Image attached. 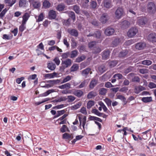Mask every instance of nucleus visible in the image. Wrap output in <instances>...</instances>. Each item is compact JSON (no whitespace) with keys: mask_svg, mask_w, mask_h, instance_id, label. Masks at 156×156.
I'll return each instance as SVG.
<instances>
[{"mask_svg":"<svg viewBox=\"0 0 156 156\" xmlns=\"http://www.w3.org/2000/svg\"><path fill=\"white\" fill-rule=\"evenodd\" d=\"M89 2L88 0H85L82 1L81 5L84 8H87L88 6L87 3Z\"/></svg>","mask_w":156,"mask_h":156,"instance_id":"nucleus-41","label":"nucleus"},{"mask_svg":"<svg viewBox=\"0 0 156 156\" xmlns=\"http://www.w3.org/2000/svg\"><path fill=\"white\" fill-rule=\"evenodd\" d=\"M71 64V60L69 59H67L65 60L62 61L61 66L60 67V71L61 72H63L65 69L70 66Z\"/></svg>","mask_w":156,"mask_h":156,"instance_id":"nucleus-1","label":"nucleus"},{"mask_svg":"<svg viewBox=\"0 0 156 156\" xmlns=\"http://www.w3.org/2000/svg\"><path fill=\"white\" fill-rule=\"evenodd\" d=\"M147 10L150 14H154L156 12V9L155 4L153 2H150L147 5Z\"/></svg>","mask_w":156,"mask_h":156,"instance_id":"nucleus-2","label":"nucleus"},{"mask_svg":"<svg viewBox=\"0 0 156 156\" xmlns=\"http://www.w3.org/2000/svg\"><path fill=\"white\" fill-rule=\"evenodd\" d=\"M69 55L70 53L69 52H67L63 53L62 55V57L63 59L66 58L69 56Z\"/></svg>","mask_w":156,"mask_h":156,"instance_id":"nucleus-55","label":"nucleus"},{"mask_svg":"<svg viewBox=\"0 0 156 156\" xmlns=\"http://www.w3.org/2000/svg\"><path fill=\"white\" fill-rule=\"evenodd\" d=\"M37 49H40L42 51H44V46L42 43L41 42L37 46Z\"/></svg>","mask_w":156,"mask_h":156,"instance_id":"nucleus-52","label":"nucleus"},{"mask_svg":"<svg viewBox=\"0 0 156 156\" xmlns=\"http://www.w3.org/2000/svg\"><path fill=\"white\" fill-rule=\"evenodd\" d=\"M117 63L116 61H112L109 63V66L111 67H113L117 65Z\"/></svg>","mask_w":156,"mask_h":156,"instance_id":"nucleus-62","label":"nucleus"},{"mask_svg":"<svg viewBox=\"0 0 156 156\" xmlns=\"http://www.w3.org/2000/svg\"><path fill=\"white\" fill-rule=\"evenodd\" d=\"M108 106H110L111 105V101L108 98H106L103 100Z\"/></svg>","mask_w":156,"mask_h":156,"instance_id":"nucleus-50","label":"nucleus"},{"mask_svg":"<svg viewBox=\"0 0 156 156\" xmlns=\"http://www.w3.org/2000/svg\"><path fill=\"white\" fill-rule=\"evenodd\" d=\"M94 102L92 101H89L87 104V108L88 109L90 108L94 105Z\"/></svg>","mask_w":156,"mask_h":156,"instance_id":"nucleus-33","label":"nucleus"},{"mask_svg":"<svg viewBox=\"0 0 156 156\" xmlns=\"http://www.w3.org/2000/svg\"><path fill=\"white\" fill-rule=\"evenodd\" d=\"M123 76L120 73H117L115 74L112 78H116L118 79H120L122 78Z\"/></svg>","mask_w":156,"mask_h":156,"instance_id":"nucleus-43","label":"nucleus"},{"mask_svg":"<svg viewBox=\"0 0 156 156\" xmlns=\"http://www.w3.org/2000/svg\"><path fill=\"white\" fill-rule=\"evenodd\" d=\"M88 81L89 80H84L78 87V88H81L83 87L88 84Z\"/></svg>","mask_w":156,"mask_h":156,"instance_id":"nucleus-27","label":"nucleus"},{"mask_svg":"<svg viewBox=\"0 0 156 156\" xmlns=\"http://www.w3.org/2000/svg\"><path fill=\"white\" fill-rule=\"evenodd\" d=\"M128 53V51H123L120 52L119 55L120 57H123L126 55Z\"/></svg>","mask_w":156,"mask_h":156,"instance_id":"nucleus-57","label":"nucleus"},{"mask_svg":"<svg viewBox=\"0 0 156 156\" xmlns=\"http://www.w3.org/2000/svg\"><path fill=\"white\" fill-rule=\"evenodd\" d=\"M65 111L64 110H62L61 111H58L57 112V114L55 116V117H59V116L62 115L65 113Z\"/></svg>","mask_w":156,"mask_h":156,"instance_id":"nucleus-46","label":"nucleus"},{"mask_svg":"<svg viewBox=\"0 0 156 156\" xmlns=\"http://www.w3.org/2000/svg\"><path fill=\"white\" fill-rule=\"evenodd\" d=\"M120 40L119 38H115L112 42V44L113 46H116L120 42Z\"/></svg>","mask_w":156,"mask_h":156,"instance_id":"nucleus-39","label":"nucleus"},{"mask_svg":"<svg viewBox=\"0 0 156 156\" xmlns=\"http://www.w3.org/2000/svg\"><path fill=\"white\" fill-rule=\"evenodd\" d=\"M104 5V6L106 8H109L112 7L111 1L109 0L108 1H105Z\"/></svg>","mask_w":156,"mask_h":156,"instance_id":"nucleus-23","label":"nucleus"},{"mask_svg":"<svg viewBox=\"0 0 156 156\" xmlns=\"http://www.w3.org/2000/svg\"><path fill=\"white\" fill-rule=\"evenodd\" d=\"M56 16L55 12L53 10H51L48 13V18L50 19H55Z\"/></svg>","mask_w":156,"mask_h":156,"instance_id":"nucleus-8","label":"nucleus"},{"mask_svg":"<svg viewBox=\"0 0 156 156\" xmlns=\"http://www.w3.org/2000/svg\"><path fill=\"white\" fill-rule=\"evenodd\" d=\"M80 121V126H81V125H82L83 127V131H85V125L86 123V116H83V118H82L80 116V115L79 114L77 115Z\"/></svg>","mask_w":156,"mask_h":156,"instance_id":"nucleus-5","label":"nucleus"},{"mask_svg":"<svg viewBox=\"0 0 156 156\" xmlns=\"http://www.w3.org/2000/svg\"><path fill=\"white\" fill-rule=\"evenodd\" d=\"M30 16L29 13H25L23 16V20L22 23H26Z\"/></svg>","mask_w":156,"mask_h":156,"instance_id":"nucleus-17","label":"nucleus"},{"mask_svg":"<svg viewBox=\"0 0 156 156\" xmlns=\"http://www.w3.org/2000/svg\"><path fill=\"white\" fill-rule=\"evenodd\" d=\"M74 94L78 97H80L83 94V92L80 90H76L74 92Z\"/></svg>","mask_w":156,"mask_h":156,"instance_id":"nucleus-22","label":"nucleus"},{"mask_svg":"<svg viewBox=\"0 0 156 156\" xmlns=\"http://www.w3.org/2000/svg\"><path fill=\"white\" fill-rule=\"evenodd\" d=\"M101 49L99 47L94 48L93 52L94 53L96 54L100 52L101 51Z\"/></svg>","mask_w":156,"mask_h":156,"instance_id":"nucleus-51","label":"nucleus"},{"mask_svg":"<svg viewBox=\"0 0 156 156\" xmlns=\"http://www.w3.org/2000/svg\"><path fill=\"white\" fill-rule=\"evenodd\" d=\"M145 89L146 88L142 86H139L135 88L134 92L136 94H138L141 91L145 90Z\"/></svg>","mask_w":156,"mask_h":156,"instance_id":"nucleus-15","label":"nucleus"},{"mask_svg":"<svg viewBox=\"0 0 156 156\" xmlns=\"http://www.w3.org/2000/svg\"><path fill=\"white\" fill-rule=\"evenodd\" d=\"M78 51L76 50H73L72 51L70 55V57L71 58H73L76 56L78 55Z\"/></svg>","mask_w":156,"mask_h":156,"instance_id":"nucleus-44","label":"nucleus"},{"mask_svg":"<svg viewBox=\"0 0 156 156\" xmlns=\"http://www.w3.org/2000/svg\"><path fill=\"white\" fill-rule=\"evenodd\" d=\"M69 17H71L74 21L75 19V16L74 13L72 12H69Z\"/></svg>","mask_w":156,"mask_h":156,"instance_id":"nucleus-58","label":"nucleus"},{"mask_svg":"<svg viewBox=\"0 0 156 156\" xmlns=\"http://www.w3.org/2000/svg\"><path fill=\"white\" fill-rule=\"evenodd\" d=\"M148 87L151 89L156 87V84L154 83L150 82L148 84Z\"/></svg>","mask_w":156,"mask_h":156,"instance_id":"nucleus-56","label":"nucleus"},{"mask_svg":"<svg viewBox=\"0 0 156 156\" xmlns=\"http://www.w3.org/2000/svg\"><path fill=\"white\" fill-rule=\"evenodd\" d=\"M92 112L93 113H94L99 116H101L102 115V114L100 113L98 110L96 109H93L92 111Z\"/></svg>","mask_w":156,"mask_h":156,"instance_id":"nucleus-45","label":"nucleus"},{"mask_svg":"<svg viewBox=\"0 0 156 156\" xmlns=\"http://www.w3.org/2000/svg\"><path fill=\"white\" fill-rule=\"evenodd\" d=\"M70 84L69 83H67L63 85L59 86L58 87L61 89H69L70 88Z\"/></svg>","mask_w":156,"mask_h":156,"instance_id":"nucleus-20","label":"nucleus"},{"mask_svg":"<svg viewBox=\"0 0 156 156\" xmlns=\"http://www.w3.org/2000/svg\"><path fill=\"white\" fill-rule=\"evenodd\" d=\"M107 90L105 88H101L99 90V93L101 95H105L107 93Z\"/></svg>","mask_w":156,"mask_h":156,"instance_id":"nucleus-47","label":"nucleus"},{"mask_svg":"<svg viewBox=\"0 0 156 156\" xmlns=\"http://www.w3.org/2000/svg\"><path fill=\"white\" fill-rule=\"evenodd\" d=\"M86 57L84 55H82L78 57L76 59V62H80L84 60Z\"/></svg>","mask_w":156,"mask_h":156,"instance_id":"nucleus-31","label":"nucleus"},{"mask_svg":"<svg viewBox=\"0 0 156 156\" xmlns=\"http://www.w3.org/2000/svg\"><path fill=\"white\" fill-rule=\"evenodd\" d=\"M130 24V23L127 20L123 21L121 23V25L122 27H128Z\"/></svg>","mask_w":156,"mask_h":156,"instance_id":"nucleus-32","label":"nucleus"},{"mask_svg":"<svg viewBox=\"0 0 156 156\" xmlns=\"http://www.w3.org/2000/svg\"><path fill=\"white\" fill-rule=\"evenodd\" d=\"M26 24L23 23H22V24L19 27V31L21 32H22L26 29Z\"/></svg>","mask_w":156,"mask_h":156,"instance_id":"nucleus-34","label":"nucleus"},{"mask_svg":"<svg viewBox=\"0 0 156 156\" xmlns=\"http://www.w3.org/2000/svg\"><path fill=\"white\" fill-rule=\"evenodd\" d=\"M101 33H100V31H96L95 33L93 34V35H91V34H89V35H87V36H94V37H96V38H99L100 36H101Z\"/></svg>","mask_w":156,"mask_h":156,"instance_id":"nucleus-37","label":"nucleus"},{"mask_svg":"<svg viewBox=\"0 0 156 156\" xmlns=\"http://www.w3.org/2000/svg\"><path fill=\"white\" fill-rule=\"evenodd\" d=\"M72 77V76H71L69 75L63 78V80L61 82V83H64L69 81L71 79Z\"/></svg>","mask_w":156,"mask_h":156,"instance_id":"nucleus-29","label":"nucleus"},{"mask_svg":"<svg viewBox=\"0 0 156 156\" xmlns=\"http://www.w3.org/2000/svg\"><path fill=\"white\" fill-rule=\"evenodd\" d=\"M105 87L107 88H110L113 87L114 86L112 85L111 83L109 82H107L105 83Z\"/></svg>","mask_w":156,"mask_h":156,"instance_id":"nucleus-64","label":"nucleus"},{"mask_svg":"<svg viewBox=\"0 0 156 156\" xmlns=\"http://www.w3.org/2000/svg\"><path fill=\"white\" fill-rule=\"evenodd\" d=\"M124 14V11L122 7H119L115 12V17L116 19H119L123 16Z\"/></svg>","mask_w":156,"mask_h":156,"instance_id":"nucleus-3","label":"nucleus"},{"mask_svg":"<svg viewBox=\"0 0 156 156\" xmlns=\"http://www.w3.org/2000/svg\"><path fill=\"white\" fill-rule=\"evenodd\" d=\"M82 103L81 102H79L76 104L72 106L71 107V109L73 110L77 109L80 107Z\"/></svg>","mask_w":156,"mask_h":156,"instance_id":"nucleus-28","label":"nucleus"},{"mask_svg":"<svg viewBox=\"0 0 156 156\" xmlns=\"http://www.w3.org/2000/svg\"><path fill=\"white\" fill-rule=\"evenodd\" d=\"M96 93L95 92L91 91L87 95V97L88 98H91L96 95Z\"/></svg>","mask_w":156,"mask_h":156,"instance_id":"nucleus-36","label":"nucleus"},{"mask_svg":"<svg viewBox=\"0 0 156 156\" xmlns=\"http://www.w3.org/2000/svg\"><path fill=\"white\" fill-rule=\"evenodd\" d=\"M91 69L89 68H87L83 70L81 72V74L83 76L87 77V75L90 72V74L92 73V72H90Z\"/></svg>","mask_w":156,"mask_h":156,"instance_id":"nucleus-11","label":"nucleus"},{"mask_svg":"<svg viewBox=\"0 0 156 156\" xmlns=\"http://www.w3.org/2000/svg\"><path fill=\"white\" fill-rule=\"evenodd\" d=\"M137 32V29L135 27H133L129 30L127 35L129 37H132L136 35Z\"/></svg>","mask_w":156,"mask_h":156,"instance_id":"nucleus-4","label":"nucleus"},{"mask_svg":"<svg viewBox=\"0 0 156 156\" xmlns=\"http://www.w3.org/2000/svg\"><path fill=\"white\" fill-rule=\"evenodd\" d=\"M148 39L152 42H156V34L155 33L150 34L148 37Z\"/></svg>","mask_w":156,"mask_h":156,"instance_id":"nucleus-9","label":"nucleus"},{"mask_svg":"<svg viewBox=\"0 0 156 156\" xmlns=\"http://www.w3.org/2000/svg\"><path fill=\"white\" fill-rule=\"evenodd\" d=\"M63 137L64 139H68L71 138V136L70 135L66 133L63 134Z\"/></svg>","mask_w":156,"mask_h":156,"instance_id":"nucleus-60","label":"nucleus"},{"mask_svg":"<svg viewBox=\"0 0 156 156\" xmlns=\"http://www.w3.org/2000/svg\"><path fill=\"white\" fill-rule=\"evenodd\" d=\"M97 4L96 2L92 1L90 2V6L92 8L94 9L96 7Z\"/></svg>","mask_w":156,"mask_h":156,"instance_id":"nucleus-61","label":"nucleus"},{"mask_svg":"<svg viewBox=\"0 0 156 156\" xmlns=\"http://www.w3.org/2000/svg\"><path fill=\"white\" fill-rule=\"evenodd\" d=\"M139 72L141 74H144L148 73V70L147 69H139Z\"/></svg>","mask_w":156,"mask_h":156,"instance_id":"nucleus-49","label":"nucleus"},{"mask_svg":"<svg viewBox=\"0 0 156 156\" xmlns=\"http://www.w3.org/2000/svg\"><path fill=\"white\" fill-rule=\"evenodd\" d=\"M53 61L55 62L57 66H58L60 64V61L58 57H56L55 58Z\"/></svg>","mask_w":156,"mask_h":156,"instance_id":"nucleus-54","label":"nucleus"},{"mask_svg":"<svg viewBox=\"0 0 156 156\" xmlns=\"http://www.w3.org/2000/svg\"><path fill=\"white\" fill-rule=\"evenodd\" d=\"M115 31L114 29L112 28H108L105 30V33L106 35L110 36L112 35Z\"/></svg>","mask_w":156,"mask_h":156,"instance_id":"nucleus-10","label":"nucleus"},{"mask_svg":"<svg viewBox=\"0 0 156 156\" xmlns=\"http://www.w3.org/2000/svg\"><path fill=\"white\" fill-rule=\"evenodd\" d=\"M108 18L109 17L107 14H104L101 16L100 18V21L102 23H105L108 19Z\"/></svg>","mask_w":156,"mask_h":156,"instance_id":"nucleus-12","label":"nucleus"},{"mask_svg":"<svg viewBox=\"0 0 156 156\" xmlns=\"http://www.w3.org/2000/svg\"><path fill=\"white\" fill-rule=\"evenodd\" d=\"M30 2L34 8H37L40 6V4L38 2L35 1L34 0H30Z\"/></svg>","mask_w":156,"mask_h":156,"instance_id":"nucleus-14","label":"nucleus"},{"mask_svg":"<svg viewBox=\"0 0 156 156\" xmlns=\"http://www.w3.org/2000/svg\"><path fill=\"white\" fill-rule=\"evenodd\" d=\"M141 100L144 102L147 103L152 101V98L151 96L143 97L142 98Z\"/></svg>","mask_w":156,"mask_h":156,"instance_id":"nucleus-16","label":"nucleus"},{"mask_svg":"<svg viewBox=\"0 0 156 156\" xmlns=\"http://www.w3.org/2000/svg\"><path fill=\"white\" fill-rule=\"evenodd\" d=\"M68 31V33L72 35L75 37H76L78 36V32L75 29H69Z\"/></svg>","mask_w":156,"mask_h":156,"instance_id":"nucleus-19","label":"nucleus"},{"mask_svg":"<svg viewBox=\"0 0 156 156\" xmlns=\"http://www.w3.org/2000/svg\"><path fill=\"white\" fill-rule=\"evenodd\" d=\"M37 17H38V18L37 20V22H39L42 21L44 19L43 14V13H41L39 16H35V17L36 19L37 18Z\"/></svg>","mask_w":156,"mask_h":156,"instance_id":"nucleus-26","label":"nucleus"},{"mask_svg":"<svg viewBox=\"0 0 156 156\" xmlns=\"http://www.w3.org/2000/svg\"><path fill=\"white\" fill-rule=\"evenodd\" d=\"M12 35L10 36L7 34H4L3 35L2 38L4 39L9 40L12 39Z\"/></svg>","mask_w":156,"mask_h":156,"instance_id":"nucleus-53","label":"nucleus"},{"mask_svg":"<svg viewBox=\"0 0 156 156\" xmlns=\"http://www.w3.org/2000/svg\"><path fill=\"white\" fill-rule=\"evenodd\" d=\"M47 67L48 69L51 70H54L56 68L55 65L52 63H49L48 64Z\"/></svg>","mask_w":156,"mask_h":156,"instance_id":"nucleus-21","label":"nucleus"},{"mask_svg":"<svg viewBox=\"0 0 156 156\" xmlns=\"http://www.w3.org/2000/svg\"><path fill=\"white\" fill-rule=\"evenodd\" d=\"M116 96L117 98L120 99L122 101H124L126 100V98L124 97L122 95L117 94Z\"/></svg>","mask_w":156,"mask_h":156,"instance_id":"nucleus-59","label":"nucleus"},{"mask_svg":"<svg viewBox=\"0 0 156 156\" xmlns=\"http://www.w3.org/2000/svg\"><path fill=\"white\" fill-rule=\"evenodd\" d=\"M50 5L51 4L48 1L45 0L43 3V6L45 8H48Z\"/></svg>","mask_w":156,"mask_h":156,"instance_id":"nucleus-38","label":"nucleus"},{"mask_svg":"<svg viewBox=\"0 0 156 156\" xmlns=\"http://www.w3.org/2000/svg\"><path fill=\"white\" fill-rule=\"evenodd\" d=\"M110 52L109 51L107 50L104 51L102 53V58L103 59H108L109 56Z\"/></svg>","mask_w":156,"mask_h":156,"instance_id":"nucleus-18","label":"nucleus"},{"mask_svg":"<svg viewBox=\"0 0 156 156\" xmlns=\"http://www.w3.org/2000/svg\"><path fill=\"white\" fill-rule=\"evenodd\" d=\"M64 8L65 5L64 4H60L57 6V9L59 11H61L63 10Z\"/></svg>","mask_w":156,"mask_h":156,"instance_id":"nucleus-48","label":"nucleus"},{"mask_svg":"<svg viewBox=\"0 0 156 156\" xmlns=\"http://www.w3.org/2000/svg\"><path fill=\"white\" fill-rule=\"evenodd\" d=\"M147 22V19L145 17H140L137 18V23L140 26L145 25Z\"/></svg>","mask_w":156,"mask_h":156,"instance_id":"nucleus-6","label":"nucleus"},{"mask_svg":"<svg viewBox=\"0 0 156 156\" xmlns=\"http://www.w3.org/2000/svg\"><path fill=\"white\" fill-rule=\"evenodd\" d=\"M106 68L104 65L100 66L98 68V71L101 73H102L106 70Z\"/></svg>","mask_w":156,"mask_h":156,"instance_id":"nucleus-30","label":"nucleus"},{"mask_svg":"<svg viewBox=\"0 0 156 156\" xmlns=\"http://www.w3.org/2000/svg\"><path fill=\"white\" fill-rule=\"evenodd\" d=\"M68 101L69 102H72L74 101L75 99V98L72 96H68Z\"/></svg>","mask_w":156,"mask_h":156,"instance_id":"nucleus-63","label":"nucleus"},{"mask_svg":"<svg viewBox=\"0 0 156 156\" xmlns=\"http://www.w3.org/2000/svg\"><path fill=\"white\" fill-rule=\"evenodd\" d=\"M58 74L55 72L45 74L44 77L46 78L52 79L58 77Z\"/></svg>","mask_w":156,"mask_h":156,"instance_id":"nucleus-7","label":"nucleus"},{"mask_svg":"<svg viewBox=\"0 0 156 156\" xmlns=\"http://www.w3.org/2000/svg\"><path fill=\"white\" fill-rule=\"evenodd\" d=\"M55 91L54 89H51L49 90H48L46 92H45L43 94L42 96H46L48 95L49 94L51 93L54 92H55Z\"/></svg>","mask_w":156,"mask_h":156,"instance_id":"nucleus-35","label":"nucleus"},{"mask_svg":"<svg viewBox=\"0 0 156 156\" xmlns=\"http://www.w3.org/2000/svg\"><path fill=\"white\" fill-rule=\"evenodd\" d=\"M146 46V44L144 43L140 42L137 43L136 46V49L140 50L143 49Z\"/></svg>","mask_w":156,"mask_h":156,"instance_id":"nucleus-13","label":"nucleus"},{"mask_svg":"<svg viewBox=\"0 0 156 156\" xmlns=\"http://www.w3.org/2000/svg\"><path fill=\"white\" fill-rule=\"evenodd\" d=\"M79 68L77 64L73 65L71 68V71L74 72L76 71Z\"/></svg>","mask_w":156,"mask_h":156,"instance_id":"nucleus-42","label":"nucleus"},{"mask_svg":"<svg viewBox=\"0 0 156 156\" xmlns=\"http://www.w3.org/2000/svg\"><path fill=\"white\" fill-rule=\"evenodd\" d=\"M141 63L144 65L149 66L152 63V62L149 60H145L142 61Z\"/></svg>","mask_w":156,"mask_h":156,"instance_id":"nucleus-40","label":"nucleus"},{"mask_svg":"<svg viewBox=\"0 0 156 156\" xmlns=\"http://www.w3.org/2000/svg\"><path fill=\"white\" fill-rule=\"evenodd\" d=\"M27 2L26 0H20L19 2V6L20 7H25Z\"/></svg>","mask_w":156,"mask_h":156,"instance_id":"nucleus-24","label":"nucleus"},{"mask_svg":"<svg viewBox=\"0 0 156 156\" xmlns=\"http://www.w3.org/2000/svg\"><path fill=\"white\" fill-rule=\"evenodd\" d=\"M97 83V80L95 79H93L90 82V88H93Z\"/></svg>","mask_w":156,"mask_h":156,"instance_id":"nucleus-25","label":"nucleus"}]
</instances>
